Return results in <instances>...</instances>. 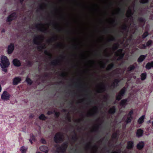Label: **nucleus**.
<instances>
[{
    "mask_svg": "<svg viewBox=\"0 0 153 153\" xmlns=\"http://www.w3.org/2000/svg\"><path fill=\"white\" fill-rule=\"evenodd\" d=\"M52 63L53 65H56L57 64L58 62L56 60H54L52 61Z\"/></svg>",
    "mask_w": 153,
    "mask_h": 153,
    "instance_id": "ea45409f",
    "label": "nucleus"
},
{
    "mask_svg": "<svg viewBox=\"0 0 153 153\" xmlns=\"http://www.w3.org/2000/svg\"><path fill=\"white\" fill-rule=\"evenodd\" d=\"M41 142L43 144H45L46 143L45 140L44 139H42L41 140Z\"/></svg>",
    "mask_w": 153,
    "mask_h": 153,
    "instance_id": "a19ab883",
    "label": "nucleus"
},
{
    "mask_svg": "<svg viewBox=\"0 0 153 153\" xmlns=\"http://www.w3.org/2000/svg\"><path fill=\"white\" fill-rule=\"evenodd\" d=\"M26 81L27 82L28 84H29L30 85L32 83V82L31 80L28 77L27 78Z\"/></svg>",
    "mask_w": 153,
    "mask_h": 153,
    "instance_id": "7c9ffc66",
    "label": "nucleus"
},
{
    "mask_svg": "<svg viewBox=\"0 0 153 153\" xmlns=\"http://www.w3.org/2000/svg\"><path fill=\"white\" fill-rule=\"evenodd\" d=\"M146 69H149L153 67V62H151L148 63L146 65Z\"/></svg>",
    "mask_w": 153,
    "mask_h": 153,
    "instance_id": "aec40b11",
    "label": "nucleus"
},
{
    "mask_svg": "<svg viewBox=\"0 0 153 153\" xmlns=\"http://www.w3.org/2000/svg\"><path fill=\"white\" fill-rule=\"evenodd\" d=\"M36 27H38L39 30L42 32H44L46 29L44 25L42 24H39L37 25Z\"/></svg>",
    "mask_w": 153,
    "mask_h": 153,
    "instance_id": "6e6552de",
    "label": "nucleus"
},
{
    "mask_svg": "<svg viewBox=\"0 0 153 153\" xmlns=\"http://www.w3.org/2000/svg\"><path fill=\"white\" fill-rule=\"evenodd\" d=\"M120 80L118 79H115L114 82L111 85V87L113 88H115L117 86Z\"/></svg>",
    "mask_w": 153,
    "mask_h": 153,
    "instance_id": "f8f14e48",
    "label": "nucleus"
},
{
    "mask_svg": "<svg viewBox=\"0 0 153 153\" xmlns=\"http://www.w3.org/2000/svg\"><path fill=\"white\" fill-rule=\"evenodd\" d=\"M27 147L24 146H22L20 148V151L22 153H26L27 150Z\"/></svg>",
    "mask_w": 153,
    "mask_h": 153,
    "instance_id": "b1692460",
    "label": "nucleus"
},
{
    "mask_svg": "<svg viewBox=\"0 0 153 153\" xmlns=\"http://www.w3.org/2000/svg\"><path fill=\"white\" fill-rule=\"evenodd\" d=\"M146 56L144 55H141L138 59V61L139 62H142L143 60L145 58Z\"/></svg>",
    "mask_w": 153,
    "mask_h": 153,
    "instance_id": "412c9836",
    "label": "nucleus"
},
{
    "mask_svg": "<svg viewBox=\"0 0 153 153\" xmlns=\"http://www.w3.org/2000/svg\"><path fill=\"white\" fill-rule=\"evenodd\" d=\"M125 91V88H124L121 90L119 94L117 95L116 97L117 100H120L122 98V97L124 94Z\"/></svg>",
    "mask_w": 153,
    "mask_h": 153,
    "instance_id": "0eeeda50",
    "label": "nucleus"
},
{
    "mask_svg": "<svg viewBox=\"0 0 153 153\" xmlns=\"http://www.w3.org/2000/svg\"><path fill=\"white\" fill-rule=\"evenodd\" d=\"M42 38L40 35H37L35 36L33 40V43L38 45H40L42 42Z\"/></svg>",
    "mask_w": 153,
    "mask_h": 153,
    "instance_id": "7ed1b4c3",
    "label": "nucleus"
},
{
    "mask_svg": "<svg viewBox=\"0 0 153 153\" xmlns=\"http://www.w3.org/2000/svg\"><path fill=\"white\" fill-rule=\"evenodd\" d=\"M67 146L68 143H64L61 146L59 147L58 149H57L56 151L57 152L61 151L64 152L67 148Z\"/></svg>",
    "mask_w": 153,
    "mask_h": 153,
    "instance_id": "423d86ee",
    "label": "nucleus"
},
{
    "mask_svg": "<svg viewBox=\"0 0 153 153\" xmlns=\"http://www.w3.org/2000/svg\"><path fill=\"white\" fill-rule=\"evenodd\" d=\"M14 49V45L13 44H11L8 48V52L9 54L12 53Z\"/></svg>",
    "mask_w": 153,
    "mask_h": 153,
    "instance_id": "9b49d317",
    "label": "nucleus"
},
{
    "mask_svg": "<svg viewBox=\"0 0 153 153\" xmlns=\"http://www.w3.org/2000/svg\"><path fill=\"white\" fill-rule=\"evenodd\" d=\"M152 43V41L151 40H149L146 43V46H148L150 45Z\"/></svg>",
    "mask_w": 153,
    "mask_h": 153,
    "instance_id": "4c0bfd02",
    "label": "nucleus"
},
{
    "mask_svg": "<svg viewBox=\"0 0 153 153\" xmlns=\"http://www.w3.org/2000/svg\"><path fill=\"white\" fill-rule=\"evenodd\" d=\"M63 135L61 133H58L56 134L54 137L55 141L56 143L60 142L63 141Z\"/></svg>",
    "mask_w": 153,
    "mask_h": 153,
    "instance_id": "f03ea898",
    "label": "nucleus"
},
{
    "mask_svg": "<svg viewBox=\"0 0 153 153\" xmlns=\"http://www.w3.org/2000/svg\"><path fill=\"white\" fill-rule=\"evenodd\" d=\"M123 51L122 49L118 50L116 53L115 55L117 56H119L121 58H122L124 56V53H123Z\"/></svg>",
    "mask_w": 153,
    "mask_h": 153,
    "instance_id": "9d476101",
    "label": "nucleus"
},
{
    "mask_svg": "<svg viewBox=\"0 0 153 153\" xmlns=\"http://www.w3.org/2000/svg\"><path fill=\"white\" fill-rule=\"evenodd\" d=\"M43 47H44L43 46H42V47H41V49H42V48H43Z\"/></svg>",
    "mask_w": 153,
    "mask_h": 153,
    "instance_id": "8fccbe9b",
    "label": "nucleus"
},
{
    "mask_svg": "<svg viewBox=\"0 0 153 153\" xmlns=\"http://www.w3.org/2000/svg\"><path fill=\"white\" fill-rule=\"evenodd\" d=\"M143 131L141 129H139L137 130L136 133V135L138 137H141L143 133Z\"/></svg>",
    "mask_w": 153,
    "mask_h": 153,
    "instance_id": "f3484780",
    "label": "nucleus"
},
{
    "mask_svg": "<svg viewBox=\"0 0 153 153\" xmlns=\"http://www.w3.org/2000/svg\"><path fill=\"white\" fill-rule=\"evenodd\" d=\"M40 150L45 152H48V147L45 146H43L40 147Z\"/></svg>",
    "mask_w": 153,
    "mask_h": 153,
    "instance_id": "dca6fc26",
    "label": "nucleus"
},
{
    "mask_svg": "<svg viewBox=\"0 0 153 153\" xmlns=\"http://www.w3.org/2000/svg\"><path fill=\"white\" fill-rule=\"evenodd\" d=\"M10 95L6 91H4L1 95V99L4 101H7L10 99Z\"/></svg>",
    "mask_w": 153,
    "mask_h": 153,
    "instance_id": "20e7f679",
    "label": "nucleus"
},
{
    "mask_svg": "<svg viewBox=\"0 0 153 153\" xmlns=\"http://www.w3.org/2000/svg\"><path fill=\"white\" fill-rule=\"evenodd\" d=\"M133 111H130L128 115L126 117H125L123 118V120H124L126 123H128L131 122L132 118L131 115L133 114Z\"/></svg>",
    "mask_w": 153,
    "mask_h": 153,
    "instance_id": "39448f33",
    "label": "nucleus"
},
{
    "mask_svg": "<svg viewBox=\"0 0 153 153\" xmlns=\"http://www.w3.org/2000/svg\"><path fill=\"white\" fill-rule=\"evenodd\" d=\"M59 112H56L55 113V115H56V116H57V117H58L59 116Z\"/></svg>",
    "mask_w": 153,
    "mask_h": 153,
    "instance_id": "37998d69",
    "label": "nucleus"
},
{
    "mask_svg": "<svg viewBox=\"0 0 153 153\" xmlns=\"http://www.w3.org/2000/svg\"><path fill=\"white\" fill-rule=\"evenodd\" d=\"M114 65L112 63H111L108 65L107 68L106 70L107 71L111 69L113 66Z\"/></svg>",
    "mask_w": 153,
    "mask_h": 153,
    "instance_id": "c756f323",
    "label": "nucleus"
},
{
    "mask_svg": "<svg viewBox=\"0 0 153 153\" xmlns=\"http://www.w3.org/2000/svg\"><path fill=\"white\" fill-rule=\"evenodd\" d=\"M32 140H35L34 137V136H32Z\"/></svg>",
    "mask_w": 153,
    "mask_h": 153,
    "instance_id": "a18cd8bd",
    "label": "nucleus"
},
{
    "mask_svg": "<svg viewBox=\"0 0 153 153\" xmlns=\"http://www.w3.org/2000/svg\"><path fill=\"white\" fill-rule=\"evenodd\" d=\"M93 111L90 113L91 115V116L93 115L97 111V108L96 107H94L93 108Z\"/></svg>",
    "mask_w": 153,
    "mask_h": 153,
    "instance_id": "bb28decb",
    "label": "nucleus"
},
{
    "mask_svg": "<svg viewBox=\"0 0 153 153\" xmlns=\"http://www.w3.org/2000/svg\"><path fill=\"white\" fill-rule=\"evenodd\" d=\"M137 65L136 63H134V65H130L128 68V71H130L131 70H134L135 68V66Z\"/></svg>",
    "mask_w": 153,
    "mask_h": 153,
    "instance_id": "4be33fe9",
    "label": "nucleus"
},
{
    "mask_svg": "<svg viewBox=\"0 0 153 153\" xmlns=\"http://www.w3.org/2000/svg\"><path fill=\"white\" fill-rule=\"evenodd\" d=\"M144 116H142L138 120V122L140 124L142 123L144 121Z\"/></svg>",
    "mask_w": 153,
    "mask_h": 153,
    "instance_id": "393cba45",
    "label": "nucleus"
},
{
    "mask_svg": "<svg viewBox=\"0 0 153 153\" xmlns=\"http://www.w3.org/2000/svg\"><path fill=\"white\" fill-rule=\"evenodd\" d=\"M1 85H0V92L1 91Z\"/></svg>",
    "mask_w": 153,
    "mask_h": 153,
    "instance_id": "49530a36",
    "label": "nucleus"
},
{
    "mask_svg": "<svg viewBox=\"0 0 153 153\" xmlns=\"http://www.w3.org/2000/svg\"><path fill=\"white\" fill-rule=\"evenodd\" d=\"M141 79L142 80H144L145 79L146 77V73H143L141 75Z\"/></svg>",
    "mask_w": 153,
    "mask_h": 153,
    "instance_id": "c85d7f7f",
    "label": "nucleus"
},
{
    "mask_svg": "<svg viewBox=\"0 0 153 153\" xmlns=\"http://www.w3.org/2000/svg\"><path fill=\"white\" fill-rule=\"evenodd\" d=\"M128 101L127 99L122 100L120 102V105L121 106L124 107L125 105L127 104Z\"/></svg>",
    "mask_w": 153,
    "mask_h": 153,
    "instance_id": "2eb2a0df",
    "label": "nucleus"
},
{
    "mask_svg": "<svg viewBox=\"0 0 153 153\" xmlns=\"http://www.w3.org/2000/svg\"><path fill=\"white\" fill-rule=\"evenodd\" d=\"M138 21L144 23V19L142 17L139 18Z\"/></svg>",
    "mask_w": 153,
    "mask_h": 153,
    "instance_id": "f704fd0d",
    "label": "nucleus"
},
{
    "mask_svg": "<svg viewBox=\"0 0 153 153\" xmlns=\"http://www.w3.org/2000/svg\"><path fill=\"white\" fill-rule=\"evenodd\" d=\"M119 45L118 43H114L113 45V48H112L114 50H116L119 47Z\"/></svg>",
    "mask_w": 153,
    "mask_h": 153,
    "instance_id": "a878e982",
    "label": "nucleus"
},
{
    "mask_svg": "<svg viewBox=\"0 0 153 153\" xmlns=\"http://www.w3.org/2000/svg\"><path fill=\"white\" fill-rule=\"evenodd\" d=\"M36 153H41V152H36Z\"/></svg>",
    "mask_w": 153,
    "mask_h": 153,
    "instance_id": "3c124183",
    "label": "nucleus"
},
{
    "mask_svg": "<svg viewBox=\"0 0 153 153\" xmlns=\"http://www.w3.org/2000/svg\"><path fill=\"white\" fill-rule=\"evenodd\" d=\"M48 114H49V112H48Z\"/></svg>",
    "mask_w": 153,
    "mask_h": 153,
    "instance_id": "864d4df0",
    "label": "nucleus"
},
{
    "mask_svg": "<svg viewBox=\"0 0 153 153\" xmlns=\"http://www.w3.org/2000/svg\"><path fill=\"white\" fill-rule=\"evenodd\" d=\"M152 126H153V121L152 122Z\"/></svg>",
    "mask_w": 153,
    "mask_h": 153,
    "instance_id": "603ef678",
    "label": "nucleus"
},
{
    "mask_svg": "<svg viewBox=\"0 0 153 153\" xmlns=\"http://www.w3.org/2000/svg\"><path fill=\"white\" fill-rule=\"evenodd\" d=\"M39 118L41 120H45V119L46 117L43 114H42L39 116Z\"/></svg>",
    "mask_w": 153,
    "mask_h": 153,
    "instance_id": "2f4dec72",
    "label": "nucleus"
},
{
    "mask_svg": "<svg viewBox=\"0 0 153 153\" xmlns=\"http://www.w3.org/2000/svg\"><path fill=\"white\" fill-rule=\"evenodd\" d=\"M111 153H119L118 151H114L112 152Z\"/></svg>",
    "mask_w": 153,
    "mask_h": 153,
    "instance_id": "c03bdc74",
    "label": "nucleus"
},
{
    "mask_svg": "<svg viewBox=\"0 0 153 153\" xmlns=\"http://www.w3.org/2000/svg\"><path fill=\"white\" fill-rule=\"evenodd\" d=\"M13 63L14 65L16 66H19L20 65V62L19 61L16 59H13Z\"/></svg>",
    "mask_w": 153,
    "mask_h": 153,
    "instance_id": "a211bd4d",
    "label": "nucleus"
},
{
    "mask_svg": "<svg viewBox=\"0 0 153 153\" xmlns=\"http://www.w3.org/2000/svg\"><path fill=\"white\" fill-rule=\"evenodd\" d=\"M21 3H22L23 0H19Z\"/></svg>",
    "mask_w": 153,
    "mask_h": 153,
    "instance_id": "de8ad7c7",
    "label": "nucleus"
},
{
    "mask_svg": "<svg viewBox=\"0 0 153 153\" xmlns=\"http://www.w3.org/2000/svg\"><path fill=\"white\" fill-rule=\"evenodd\" d=\"M16 14L15 13L11 14L7 17V21L8 22L11 21L16 18Z\"/></svg>",
    "mask_w": 153,
    "mask_h": 153,
    "instance_id": "1a4fd4ad",
    "label": "nucleus"
},
{
    "mask_svg": "<svg viewBox=\"0 0 153 153\" xmlns=\"http://www.w3.org/2000/svg\"><path fill=\"white\" fill-rule=\"evenodd\" d=\"M21 81V79L19 77H16L14 78L13 81V84L16 85Z\"/></svg>",
    "mask_w": 153,
    "mask_h": 153,
    "instance_id": "ddd939ff",
    "label": "nucleus"
},
{
    "mask_svg": "<svg viewBox=\"0 0 153 153\" xmlns=\"http://www.w3.org/2000/svg\"><path fill=\"white\" fill-rule=\"evenodd\" d=\"M104 87H100L101 89H99L98 90V92L99 93H101L104 90Z\"/></svg>",
    "mask_w": 153,
    "mask_h": 153,
    "instance_id": "c9c22d12",
    "label": "nucleus"
},
{
    "mask_svg": "<svg viewBox=\"0 0 153 153\" xmlns=\"http://www.w3.org/2000/svg\"><path fill=\"white\" fill-rule=\"evenodd\" d=\"M115 112V108L114 107H113L111 108L109 111V112L111 114L114 113Z\"/></svg>",
    "mask_w": 153,
    "mask_h": 153,
    "instance_id": "cd10ccee",
    "label": "nucleus"
},
{
    "mask_svg": "<svg viewBox=\"0 0 153 153\" xmlns=\"http://www.w3.org/2000/svg\"><path fill=\"white\" fill-rule=\"evenodd\" d=\"M133 142L131 141H129L127 143V148L128 149H131L133 148Z\"/></svg>",
    "mask_w": 153,
    "mask_h": 153,
    "instance_id": "4468645a",
    "label": "nucleus"
},
{
    "mask_svg": "<svg viewBox=\"0 0 153 153\" xmlns=\"http://www.w3.org/2000/svg\"><path fill=\"white\" fill-rule=\"evenodd\" d=\"M10 65L8 59L5 56H1L0 59V65L2 70L5 72H7L6 68L7 67Z\"/></svg>",
    "mask_w": 153,
    "mask_h": 153,
    "instance_id": "f257e3e1",
    "label": "nucleus"
},
{
    "mask_svg": "<svg viewBox=\"0 0 153 153\" xmlns=\"http://www.w3.org/2000/svg\"><path fill=\"white\" fill-rule=\"evenodd\" d=\"M30 143H32V141H31V140H30Z\"/></svg>",
    "mask_w": 153,
    "mask_h": 153,
    "instance_id": "09e8293b",
    "label": "nucleus"
},
{
    "mask_svg": "<svg viewBox=\"0 0 153 153\" xmlns=\"http://www.w3.org/2000/svg\"><path fill=\"white\" fill-rule=\"evenodd\" d=\"M144 146V143L143 142H141L137 145V147L138 149H140L143 148Z\"/></svg>",
    "mask_w": 153,
    "mask_h": 153,
    "instance_id": "5701e85b",
    "label": "nucleus"
},
{
    "mask_svg": "<svg viewBox=\"0 0 153 153\" xmlns=\"http://www.w3.org/2000/svg\"><path fill=\"white\" fill-rule=\"evenodd\" d=\"M117 137V134L116 133H114L112 136V138L113 139H116Z\"/></svg>",
    "mask_w": 153,
    "mask_h": 153,
    "instance_id": "72a5a7b5",
    "label": "nucleus"
},
{
    "mask_svg": "<svg viewBox=\"0 0 153 153\" xmlns=\"http://www.w3.org/2000/svg\"><path fill=\"white\" fill-rule=\"evenodd\" d=\"M108 41H111L115 40V38L113 36H111L108 39Z\"/></svg>",
    "mask_w": 153,
    "mask_h": 153,
    "instance_id": "473e14b6",
    "label": "nucleus"
},
{
    "mask_svg": "<svg viewBox=\"0 0 153 153\" xmlns=\"http://www.w3.org/2000/svg\"><path fill=\"white\" fill-rule=\"evenodd\" d=\"M45 153H48V152H45Z\"/></svg>",
    "mask_w": 153,
    "mask_h": 153,
    "instance_id": "5fc2aeb1",
    "label": "nucleus"
},
{
    "mask_svg": "<svg viewBox=\"0 0 153 153\" xmlns=\"http://www.w3.org/2000/svg\"><path fill=\"white\" fill-rule=\"evenodd\" d=\"M146 45L145 44L142 45L141 46H140V48H145L146 47Z\"/></svg>",
    "mask_w": 153,
    "mask_h": 153,
    "instance_id": "79ce46f5",
    "label": "nucleus"
},
{
    "mask_svg": "<svg viewBox=\"0 0 153 153\" xmlns=\"http://www.w3.org/2000/svg\"><path fill=\"white\" fill-rule=\"evenodd\" d=\"M126 16L127 17L129 18L131 17V16L132 15V13L131 11V10L130 9H128L127 10L126 13Z\"/></svg>",
    "mask_w": 153,
    "mask_h": 153,
    "instance_id": "6ab92c4d",
    "label": "nucleus"
},
{
    "mask_svg": "<svg viewBox=\"0 0 153 153\" xmlns=\"http://www.w3.org/2000/svg\"><path fill=\"white\" fill-rule=\"evenodd\" d=\"M148 34L147 32H145L142 36L143 38H146L148 35Z\"/></svg>",
    "mask_w": 153,
    "mask_h": 153,
    "instance_id": "e433bc0d",
    "label": "nucleus"
},
{
    "mask_svg": "<svg viewBox=\"0 0 153 153\" xmlns=\"http://www.w3.org/2000/svg\"><path fill=\"white\" fill-rule=\"evenodd\" d=\"M148 0H140V2L142 3H145L148 2Z\"/></svg>",
    "mask_w": 153,
    "mask_h": 153,
    "instance_id": "58836bf2",
    "label": "nucleus"
}]
</instances>
